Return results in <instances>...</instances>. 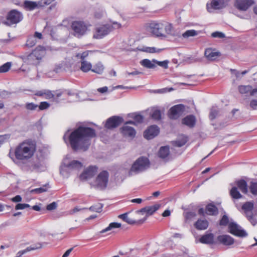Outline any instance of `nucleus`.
Wrapping results in <instances>:
<instances>
[{
  "mask_svg": "<svg viewBox=\"0 0 257 257\" xmlns=\"http://www.w3.org/2000/svg\"><path fill=\"white\" fill-rule=\"evenodd\" d=\"M96 136L94 129L80 126L70 134L69 137V143L74 151L81 150L85 151L91 144V139Z\"/></svg>",
  "mask_w": 257,
  "mask_h": 257,
  "instance_id": "1",
  "label": "nucleus"
},
{
  "mask_svg": "<svg viewBox=\"0 0 257 257\" xmlns=\"http://www.w3.org/2000/svg\"><path fill=\"white\" fill-rule=\"evenodd\" d=\"M37 149L35 141L28 139L19 144L15 150V155L19 160L27 161L33 157Z\"/></svg>",
  "mask_w": 257,
  "mask_h": 257,
  "instance_id": "2",
  "label": "nucleus"
},
{
  "mask_svg": "<svg viewBox=\"0 0 257 257\" xmlns=\"http://www.w3.org/2000/svg\"><path fill=\"white\" fill-rule=\"evenodd\" d=\"M144 27L147 31L157 37H165L166 35L172 33L173 29L172 24L168 22H159L155 21L146 23Z\"/></svg>",
  "mask_w": 257,
  "mask_h": 257,
  "instance_id": "3",
  "label": "nucleus"
},
{
  "mask_svg": "<svg viewBox=\"0 0 257 257\" xmlns=\"http://www.w3.org/2000/svg\"><path fill=\"white\" fill-rule=\"evenodd\" d=\"M46 53V49L41 46H37L31 53L27 55L23 56V61L28 65H38Z\"/></svg>",
  "mask_w": 257,
  "mask_h": 257,
  "instance_id": "4",
  "label": "nucleus"
},
{
  "mask_svg": "<svg viewBox=\"0 0 257 257\" xmlns=\"http://www.w3.org/2000/svg\"><path fill=\"white\" fill-rule=\"evenodd\" d=\"M236 186L232 187L229 191V194L233 200H237L242 198V195L238 189L243 194H247L248 192L247 184L246 181L243 179L237 180L235 182Z\"/></svg>",
  "mask_w": 257,
  "mask_h": 257,
  "instance_id": "5",
  "label": "nucleus"
},
{
  "mask_svg": "<svg viewBox=\"0 0 257 257\" xmlns=\"http://www.w3.org/2000/svg\"><path fill=\"white\" fill-rule=\"evenodd\" d=\"M120 27L121 25L117 22H114L112 25L107 24L100 25L95 28L93 37L97 39H102L112 31L113 29H118Z\"/></svg>",
  "mask_w": 257,
  "mask_h": 257,
  "instance_id": "6",
  "label": "nucleus"
},
{
  "mask_svg": "<svg viewBox=\"0 0 257 257\" xmlns=\"http://www.w3.org/2000/svg\"><path fill=\"white\" fill-rule=\"evenodd\" d=\"M150 161L147 158L141 157L139 158L132 165L129 174L132 175L133 172L138 173L145 171L149 167Z\"/></svg>",
  "mask_w": 257,
  "mask_h": 257,
  "instance_id": "7",
  "label": "nucleus"
},
{
  "mask_svg": "<svg viewBox=\"0 0 257 257\" xmlns=\"http://www.w3.org/2000/svg\"><path fill=\"white\" fill-rule=\"evenodd\" d=\"M88 25L81 21H75L72 22L71 28L74 32V36L80 37L84 35L87 31Z\"/></svg>",
  "mask_w": 257,
  "mask_h": 257,
  "instance_id": "8",
  "label": "nucleus"
},
{
  "mask_svg": "<svg viewBox=\"0 0 257 257\" xmlns=\"http://www.w3.org/2000/svg\"><path fill=\"white\" fill-rule=\"evenodd\" d=\"M186 110V106L179 104L171 107L168 111V116L171 119H177L182 115Z\"/></svg>",
  "mask_w": 257,
  "mask_h": 257,
  "instance_id": "9",
  "label": "nucleus"
},
{
  "mask_svg": "<svg viewBox=\"0 0 257 257\" xmlns=\"http://www.w3.org/2000/svg\"><path fill=\"white\" fill-rule=\"evenodd\" d=\"M128 124H135V122L129 120L126 121L123 126L120 128V133L125 138H129L131 139L135 138L136 135V132L134 128L128 126Z\"/></svg>",
  "mask_w": 257,
  "mask_h": 257,
  "instance_id": "10",
  "label": "nucleus"
},
{
  "mask_svg": "<svg viewBox=\"0 0 257 257\" xmlns=\"http://www.w3.org/2000/svg\"><path fill=\"white\" fill-rule=\"evenodd\" d=\"M108 177L109 174L107 171H103L101 172L95 180V184L97 187L101 189H105L107 185Z\"/></svg>",
  "mask_w": 257,
  "mask_h": 257,
  "instance_id": "11",
  "label": "nucleus"
},
{
  "mask_svg": "<svg viewBox=\"0 0 257 257\" xmlns=\"http://www.w3.org/2000/svg\"><path fill=\"white\" fill-rule=\"evenodd\" d=\"M229 232L236 236L243 237L247 235V233L235 223L231 222L228 224Z\"/></svg>",
  "mask_w": 257,
  "mask_h": 257,
  "instance_id": "12",
  "label": "nucleus"
},
{
  "mask_svg": "<svg viewBox=\"0 0 257 257\" xmlns=\"http://www.w3.org/2000/svg\"><path fill=\"white\" fill-rule=\"evenodd\" d=\"M123 121L121 117L113 116L108 118L105 122V127L107 129H113L119 126Z\"/></svg>",
  "mask_w": 257,
  "mask_h": 257,
  "instance_id": "13",
  "label": "nucleus"
},
{
  "mask_svg": "<svg viewBox=\"0 0 257 257\" xmlns=\"http://www.w3.org/2000/svg\"><path fill=\"white\" fill-rule=\"evenodd\" d=\"M23 19L22 14L16 10L11 11L8 14L7 20L11 24H17Z\"/></svg>",
  "mask_w": 257,
  "mask_h": 257,
  "instance_id": "14",
  "label": "nucleus"
},
{
  "mask_svg": "<svg viewBox=\"0 0 257 257\" xmlns=\"http://www.w3.org/2000/svg\"><path fill=\"white\" fill-rule=\"evenodd\" d=\"M160 132L159 128L156 125L149 126L144 133V137L147 140L152 139L157 136Z\"/></svg>",
  "mask_w": 257,
  "mask_h": 257,
  "instance_id": "15",
  "label": "nucleus"
},
{
  "mask_svg": "<svg viewBox=\"0 0 257 257\" xmlns=\"http://www.w3.org/2000/svg\"><path fill=\"white\" fill-rule=\"evenodd\" d=\"M97 170L96 166H90L80 175V179L84 181L92 177L96 173Z\"/></svg>",
  "mask_w": 257,
  "mask_h": 257,
  "instance_id": "16",
  "label": "nucleus"
},
{
  "mask_svg": "<svg viewBox=\"0 0 257 257\" xmlns=\"http://www.w3.org/2000/svg\"><path fill=\"white\" fill-rule=\"evenodd\" d=\"M253 4L252 0H236L235 7L240 11H246Z\"/></svg>",
  "mask_w": 257,
  "mask_h": 257,
  "instance_id": "17",
  "label": "nucleus"
},
{
  "mask_svg": "<svg viewBox=\"0 0 257 257\" xmlns=\"http://www.w3.org/2000/svg\"><path fill=\"white\" fill-rule=\"evenodd\" d=\"M199 242L202 244H214L215 243L214 235L212 233L206 232L199 238Z\"/></svg>",
  "mask_w": 257,
  "mask_h": 257,
  "instance_id": "18",
  "label": "nucleus"
},
{
  "mask_svg": "<svg viewBox=\"0 0 257 257\" xmlns=\"http://www.w3.org/2000/svg\"><path fill=\"white\" fill-rule=\"evenodd\" d=\"M238 89L239 92L242 94H249L250 96H254L257 93V88L252 89L250 85H239Z\"/></svg>",
  "mask_w": 257,
  "mask_h": 257,
  "instance_id": "19",
  "label": "nucleus"
},
{
  "mask_svg": "<svg viewBox=\"0 0 257 257\" xmlns=\"http://www.w3.org/2000/svg\"><path fill=\"white\" fill-rule=\"evenodd\" d=\"M217 241L224 245H231L234 242V239L228 235H220L217 237Z\"/></svg>",
  "mask_w": 257,
  "mask_h": 257,
  "instance_id": "20",
  "label": "nucleus"
},
{
  "mask_svg": "<svg viewBox=\"0 0 257 257\" xmlns=\"http://www.w3.org/2000/svg\"><path fill=\"white\" fill-rule=\"evenodd\" d=\"M160 207L159 204H155L153 206H147L143 208L140 210L137 211V212L139 213H146L147 216L152 215L155 211H156Z\"/></svg>",
  "mask_w": 257,
  "mask_h": 257,
  "instance_id": "21",
  "label": "nucleus"
},
{
  "mask_svg": "<svg viewBox=\"0 0 257 257\" xmlns=\"http://www.w3.org/2000/svg\"><path fill=\"white\" fill-rule=\"evenodd\" d=\"M204 55L208 60L214 61L220 56V53L211 48H207L205 51Z\"/></svg>",
  "mask_w": 257,
  "mask_h": 257,
  "instance_id": "22",
  "label": "nucleus"
},
{
  "mask_svg": "<svg viewBox=\"0 0 257 257\" xmlns=\"http://www.w3.org/2000/svg\"><path fill=\"white\" fill-rule=\"evenodd\" d=\"M229 0H212L210 6L214 10L221 9L226 7Z\"/></svg>",
  "mask_w": 257,
  "mask_h": 257,
  "instance_id": "23",
  "label": "nucleus"
},
{
  "mask_svg": "<svg viewBox=\"0 0 257 257\" xmlns=\"http://www.w3.org/2000/svg\"><path fill=\"white\" fill-rule=\"evenodd\" d=\"M35 95L38 96H43L47 99L54 98L55 97V94L53 93V91L46 89L38 91L35 93Z\"/></svg>",
  "mask_w": 257,
  "mask_h": 257,
  "instance_id": "24",
  "label": "nucleus"
},
{
  "mask_svg": "<svg viewBox=\"0 0 257 257\" xmlns=\"http://www.w3.org/2000/svg\"><path fill=\"white\" fill-rule=\"evenodd\" d=\"M182 123L189 127H193L195 124L196 118L194 115H189L182 119Z\"/></svg>",
  "mask_w": 257,
  "mask_h": 257,
  "instance_id": "25",
  "label": "nucleus"
},
{
  "mask_svg": "<svg viewBox=\"0 0 257 257\" xmlns=\"http://www.w3.org/2000/svg\"><path fill=\"white\" fill-rule=\"evenodd\" d=\"M205 213L211 216L216 215L218 213L217 207L212 203H209L206 206Z\"/></svg>",
  "mask_w": 257,
  "mask_h": 257,
  "instance_id": "26",
  "label": "nucleus"
},
{
  "mask_svg": "<svg viewBox=\"0 0 257 257\" xmlns=\"http://www.w3.org/2000/svg\"><path fill=\"white\" fill-rule=\"evenodd\" d=\"M194 227L197 230H205L208 227V222L206 219H198L194 223Z\"/></svg>",
  "mask_w": 257,
  "mask_h": 257,
  "instance_id": "27",
  "label": "nucleus"
},
{
  "mask_svg": "<svg viewBox=\"0 0 257 257\" xmlns=\"http://www.w3.org/2000/svg\"><path fill=\"white\" fill-rule=\"evenodd\" d=\"M24 7L28 11H32L41 7L39 6V2L37 3L35 2L26 1L24 3Z\"/></svg>",
  "mask_w": 257,
  "mask_h": 257,
  "instance_id": "28",
  "label": "nucleus"
},
{
  "mask_svg": "<svg viewBox=\"0 0 257 257\" xmlns=\"http://www.w3.org/2000/svg\"><path fill=\"white\" fill-rule=\"evenodd\" d=\"M253 208V203L251 202H246L244 203L241 207V208L244 211L246 216L251 214Z\"/></svg>",
  "mask_w": 257,
  "mask_h": 257,
  "instance_id": "29",
  "label": "nucleus"
},
{
  "mask_svg": "<svg viewBox=\"0 0 257 257\" xmlns=\"http://www.w3.org/2000/svg\"><path fill=\"white\" fill-rule=\"evenodd\" d=\"M105 67L101 62L95 63L92 67V71L98 74H101L104 70Z\"/></svg>",
  "mask_w": 257,
  "mask_h": 257,
  "instance_id": "30",
  "label": "nucleus"
},
{
  "mask_svg": "<svg viewBox=\"0 0 257 257\" xmlns=\"http://www.w3.org/2000/svg\"><path fill=\"white\" fill-rule=\"evenodd\" d=\"M42 245L40 243H36V244L33 245V246H29L26 249L19 251L18 253V254H19V256H16V257H20L23 254L25 253L27 251L41 248L42 247Z\"/></svg>",
  "mask_w": 257,
  "mask_h": 257,
  "instance_id": "31",
  "label": "nucleus"
},
{
  "mask_svg": "<svg viewBox=\"0 0 257 257\" xmlns=\"http://www.w3.org/2000/svg\"><path fill=\"white\" fill-rule=\"evenodd\" d=\"M140 51L148 53H159L161 52L163 49H158L154 47H143L142 48H140Z\"/></svg>",
  "mask_w": 257,
  "mask_h": 257,
  "instance_id": "32",
  "label": "nucleus"
},
{
  "mask_svg": "<svg viewBox=\"0 0 257 257\" xmlns=\"http://www.w3.org/2000/svg\"><path fill=\"white\" fill-rule=\"evenodd\" d=\"M170 154L169 147L168 146L162 147L158 152V156L160 158L165 159L167 158Z\"/></svg>",
  "mask_w": 257,
  "mask_h": 257,
  "instance_id": "33",
  "label": "nucleus"
},
{
  "mask_svg": "<svg viewBox=\"0 0 257 257\" xmlns=\"http://www.w3.org/2000/svg\"><path fill=\"white\" fill-rule=\"evenodd\" d=\"M188 141L187 137L182 135L180 136L178 139L174 142V145L175 146L181 147L185 145Z\"/></svg>",
  "mask_w": 257,
  "mask_h": 257,
  "instance_id": "34",
  "label": "nucleus"
},
{
  "mask_svg": "<svg viewBox=\"0 0 257 257\" xmlns=\"http://www.w3.org/2000/svg\"><path fill=\"white\" fill-rule=\"evenodd\" d=\"M92 66L90 62L85 60L81 61L80 69L83 72H87L90 70L92 71Z\"/></svg>",
  "mask_w": 257,
  "mask_h": 257,
  "instance_id": "35",
  "label": "nucleus"
},
{
  "mask_svg": "<svg viewBox=\"0 0 257 257\" xmlns=\"http://www.w3.org/2000/svg\"><path fill=\"white\" fill-rule=\"evenodd\" d=\"M150 115L151 118L155 120H160L161 119V111L157 108L153 109L151 112Z\"/></svg>",
  "mask_w": 257,
  "mask_h": 257,
  "instance_id": "36",
  "label": "nucleus"
},
{
  "mask_svg": "<svg viewBox=\"0 0 257 257\" xmlns=\"http://www.w3.org/2000/svg\"><path fill=\"white\" fill-rule=\"evenodd\" d=\"M140 63L143 66L147 68L153 69L156 67V63L148 59H143Z\"/></svg>",
  "mask_w": 257,
  "mask_h": 257,
  "instance_id": "37",
  "label": "nucleus"
},
{
  "mask_svg": "<svg viewBox=\"0 0 257 257\" xmlns=\"http://www.w3.org/2000/svg\"><path fill=\"white\" fill-rule=\"evenodd\" d=\"M128 213H125L122 214H120L118 216V217L125 222H127L128 224H135L138 222L137 221L131 218H130L128 216Z\"/></svg>",
  "mask_w": 257,
  "mask_h": 257,
  "instance_id": "38",
  "label": "nucleus"
},
{
  "mask_svg": "<svg viewBox=\"0 0 257 257\" xmlns=\"http://www.w3.org/2000/svg\"><path fill=\"white\" fill-rule=\"evenodd\" d=\"M121 224L120 223H117V222L110 223L107 227L102 229L100 231V233H105L107 231H108L111 230L113 228H119L121 227Z\"/></svg>",
  "mask_w": 257,
  "mask_h": 257,
  "instance_id": "39",
  "label": "nucleus"
},
{
  "mask_svg": "<svg viewBox=\"0 0 257 257\" xmlns=\"http://www.w3.org/2000/svg\"><path fill=\"white\" fill-rule=\"evenodd\" d=\"M68 167L72 169H79L82 168V164L78 161L74 160L69 164Z\"/></svg>",
  "mask_w": 257,
  "mask_h": 257,
  "instance_id": "40",
  "label": "nucleus"
},
{
  "mask_svg": "<svg viewBox=\"0 0 257 257\" xmlns=\"http://www.w3.org/2000/svg\"><path fill=\"white\" fill-rule=\"evenodd\" d=\"M250 193L253 195H257V182H251L249 186Z\"/></svg>",
  "mask_w": 257,
  "mask_h": 257,
  "instance_id": "41",
  "label": "nucleus"
},
{
  "mask_svg": "<svg viewBox=\"0 0 257 257\" xmlns=\"http://www.w3.org/2000/svg\"><path fill=\"white\" fill-rule=\"evenodd\" d=\"M12 66L11 62H7L0 66V73H6L9 71Z\"/></svg>",
  "mask_w": 257,
  "mask_h": 257,
  "instance_id": "42",
  "label": "nucleus"
},
{
  "mask_svg": "<svg viewBox=\"0 0 257 257\" xmlns=\"http://www.w3.org/2000/svg\"><path fill=\"white\" fill-rule=\"evenodd\" d=\"M36 44V40L33 36H30L28 37L26 43V46L28 47L31 48L35 45Z\"/></svg>",
  "mask_w": 257,
  "mask_h": 257,
  "instance_id": "43",
  "label": "nucleus"
},
{
  "mask_svg": "<svg viewBox=\"0 0 257 257\" xmlns=\"http://www.w3.org/2000/svg\"><path fill=\"white\" fill-rule=\"evenodd\" d=\"M197 32L194 30H189L186 31L182 35L184 38H188L189 37H193L197 35Z\"/></svg>",
  "mask_w": 257,
  "mask_h": 257,
  "instance_id": "44",
  "label": "nucleus"
},
{
  "mask_svg": "<svg viewBox=\"0 0 257 257\" xmlns=\"http://www.w3.org/2000/svg\"><path fill=\"white\" fill-rule=\"evenodd\" d=\"M229 219L226 215H223L219 221L220 226H226L229 224Z\"/></svg>",
  "mask_w": 257,
  "mask_h": 257,
  "instance_id": "45",
  "label": "nucleus"
},
{
  "mask_svg": "<svg viewBox=\"0 0 257 257\" xmlns=\"http://www.w3.org/2000/svg\"><path fill=\"white\" fill-rule=\"evenodd\" d=\"M246 217L253 225L257 223V215L255 214H253L251 213V214L247 215Z\"/></svg>",
  "mask_w": 257,
  "mask_h": 257,
  "instance_id": "46",
  "label": "nucleus"
},
{
  "mask_svg": "<svg viewBox=\"0 0 257 257\" xmlns=\"http://www.w3.org/2000/svg\"><path fill=\"white\" fill-rule=\"evenodd\" d=\"M132 117L137 123H142L144 120V117L140 114H134Z\"/></svg>",
  "mask_w": 257,
  "mask_h": 257,
  "instance_id": "47",
  "label": "nucleus"
},
{
  "mask_svg": "<svg viewBox=\"0 0 257 257\" xmlns=\"http://www.w3.org/2000/svg\"><path fill=\"white\" fill-rule=\"evenodd\" d=\"M218 110L215 108H211L209 114V118L213 120L215 119L218 114Z\"/></svg>",
  "mask_w": 257,
  "mask_h": 257,
  "instance_id": "48",
  "label": "nucleus"
},
{
  "mask_svg": "<svg viewBox=\"0 0 257 257\" xmlns=\"http://www.w3.org/2000/svg\"><path fill=\"white\" fill-rule=\"evenodd\" d=\"M31 206L26 203H18L15 206L16 210H22L27 208H30Z\"/></svg>",
  "mask_w": 257,
  "mask_h": 257,
  "instance_id": "49",
  "label": "nucleus"
},
{
  "mask_svg": "<svg viewBox=\"0 0 257 257\" xmlns=\"http://www.w3.org/2000/svg\"><path fill=\"white\" fill-rule=\"evenodd\" d=\"M153 62L156 64H157L158 65L163 67V68L166 69L168 68V62L167 61H157L156 60H153Z\"/></svg>",
  "mask_w": 257,
  "mask_h": 257,
  "instance_id": "50",
  "label": "nucleus"
},
{
  "mask_svg": "<svg viewBox=\"0 0 257 257\" xmlns=\"http://www.w3.org/2000/svg\"><path fill=\"white\" fill-rule=\"evenodd\" d=\"M90 53H92L91 51H85L81 54H77L76 57H79L81 61L85 60V58H86L89 55V54Z\"/></svg>",
  "mask_w": 257,
  "mask_h": 257,
  "instance_id": "51",
  "label": "nucleus"
},
{
  "mask_svg": "<svg viewBox=\"0 0 257 257\" xmlns=\"http://www.w3.org/2000/svg\"><path fill=\"white\" fill-rule=\"evenodd\" d=\"M55 0H41L39 1V6L43 7L51 4Z\"/></svg>",
  "mask_w": 257,
  "mask_h": 257,
  "instance_id": "52",
  "label": "nucleus"
},
{
  "mask_svg": "<svg viewBox=\"0 0 257 257\" xmlns=\"http://www.w3.org/2000/svg\"><path fill=\"white\" fill-rule=\"evenodd\" d=\"M25 107L28 110H33L37 108L38 105L32 102L27 103Z\"/></svg>",
  "mask_w": 257,
  "mask_h": 257,
  "instance_id": "53",
  "label": "nucleus"
},
{
  "mask_svg": "<svg viewBox=\"0 0 257 257\" xmlns=\"http://www.w3.org/2000/svg\"><path fill=\"white\" fill-rule=\"evenodd\" d=\"M50 106V104L46 101L41 102L39 105V108L40 110H44L47 109Z\"/></svg>",
  "mask_w": 257,
  "mask_h": 257,
  "instance_id": "54",
  "label": "nucleus"
},
{
  "mask_svg": "<svg viewBox=\"0 0 257 257\" xmlns=\"http://www.w3.org/2000/svg\"><path fill=\"white\" fill-rule=\"evenodd\" d=\"M102 206L99 204L95 206H92L90 207V209L92 211H95L97 212H100L102 210Z\"/></svg>",
  "mask_w": 257,
  "mask_h": 257,
  "instance_id": "55",
  "label": "nucleus"
},
{
  "mask_svg": "<svg viewBox=\"0 0 257 257\" xmlns=\"http://www.w3.org/2000/svg\"><path fill=\"white\" fill-rule=\"evenodd\" d=\"M211 36L213 38H224L225 35L222 32H215L211 34Z\"/></svg>",
  "mask_w": 257,
  "mask_h": 257,
  "instance_id": "56",
  "label": "nucleus"
},
{
  "mask_svg": "<svg viewBox=\"0 0 257 257\" xmlns=\"http://www.w3.org/2000/svg\"><path fill=\"white\" fill-rule=\"evenodd\" d=\"M57 208V204L56 202H53L49 204H48L46 208L48 210H52Z\"/></svg>",
  "mask_w": 257,
  "mask_h": 257,
  "instance_id": "57",
  "label": "nucleus"
},
{
  "mask_svg": "<svg viewBox=\"0 0 257 257\" xmlns=\"http://www.w3.org/2000/svg\"><path fill=\"white\" fill-rule=\"evenodd\" d=\"M249 105L250 107L253 109H257V100L253 99L250 102Z\"/></svg>",
  "mask_w": 257,
  "mask_h": 257,
  "instance_id": "58",
  "label": "nucleus"
},
{
  "mask_svg": "<svg viewBox=\"0 0 257 257\" xmlns=\"http://www.w3.org/2000/svg\"><path fill=\"white\" fill-rule=\"evenodd\" d=\"M45 191H46V189L44 187L36 188L32 190V192H35L37 193H41Z\"/></svg>",
  "mask_w": 257,
  "mask_h": 257,
  "instance_id": "59",
  "label": "nucleus"
},
{
  "mask_svg": "<svg viewBox=\"0 0 257 257\" xmlns=\"http://www.w3.org/2000/svg\"><path fill=\"white\" fill-rule=\"evenodd\" d=\"M22 200V198L20 195H17L15 197L12 198L11 200L14 202H21Z\"/></svg>",
  "mask_w": 257,
  "mask_h": 257,
  "instance_id": "60",
  "label": "nucleus"
},
{
  "mask_svg": "<svg viewBox=\"0 0 257 257\" xmlns=\"http://www.w3.org/2000/svg\"><path fill=\"white\" fill-rule=\"evenodd\" d=\"M73 247H71L69 249L67 250L63 254L62 257H68L71 251L73 250Z\"/></svg>",
  "mask_w": 257,
  "mask_h": 257,
  "instance_id": "61",
  "label": "nucleus"
},
{
  "mask_svg": "<svg viewBox=\"0 0 257 257\" xmlns=\"http://www.w3.org/2000/svg\"><path fill=\"white\" fill-rule=\"evenodd\" d=\"M98 91L100 93H103L107 91L108 88L106 86L99 88L97 89Z\"/></svg>",
  "mask_w": 257,
  "mask_h": 257,
  "instance_id": "62",
  "label": "nucleus"
},
{
  "mask_svg": "<svg viewBox=\"0 0 257 257\" xmlns=\"http://www.w3.org/2000/svg\"><path fill=\"white\" fill-rule=\"evenodd\" d=\"M35 38H37L39 39H41L42 38V35L41 33L36 32L34 34V36H33Z\"/></svg>",
  "mask_w": 257,
  "mask_h": 257,
  "instance_id": "63",
  "label": "nucleus"
},
{
  "mask_svg": "<svg viewBox=\"0 0 257 257\" xmlns=\"http://www.w3.org/2000/svg\"><path fill=\"white\" fill-rule=\"evenodd\" d=\"M171 214L170 211L169 210H165L163 213H162V216L163 217H167L170 216Z\"/></svg>",
  "mask_w": 257,
  "mask_h": 257,
  "instance_id": "64",
  "label": "nucleus"
}]
</instances>
